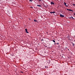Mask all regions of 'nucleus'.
Listing matches in <instances>:
<instances>
[{
	"mask_svg": "<svg viewBox=\"0 0 75 75\" xmlns=\"http://www.w3.org/2000/svg\"><path fill=\"white\" fill-rule=\"evenodd\" d=\"M60 17H65V16L64 15H62L60 14Z\"/></svg>",
	"mask_w": 75,
	"mask_h": 75,
	"instance_id": "obj_1",
	"label": "nucleus"
},
{
	"mask_svg": "<svg viewBox=\"0 0 75 75\" xmlns=\"http://www.w3.org/2000/svg\"><path fill=\"white\" fill-rule=\"evenodd\" d=\"M50 14H52V13H53V14H54V13H55V11L50 12Z\"/></svg>",
	"mask_w": 75,
	"mask_h": 75,
	"instance_id": "obj_2",
	"label": "nucleus"
},
{
	"mask_svg": "<svg viewBox=\"0 0 75 75\" xmlns=\"http://www.w3.org/2000/svg\"><path fill=\"white\" fill-rule=\"evenodd\" d=\"M67 10H69V11H72V10L71 9H67Z\"/></svg>",
	"mask_w": 75,
	"mask_h": 75,
	"instance_id": "obj_3",
	"label": "nucleus"
},
{
	"mask_svg": "<svg viewBox=\"0 0 75 75\" xmlns=\"http://www.w3.org/2000/svg\"><path fill=\"white\" fill-rule=\"evenodd\" d=\"M67 38H68V40H70V36H67Z\"/></svg>",
	"mask_w": 75,
	"mask_h": 75,
	"instance_id": "obj_4",
	"label": "nucleus"
},
{
	"mask_svg": "<svg viewBox=\"0 0 75 75\" xmlns=\"http://www.w3.org/2000/svg\"><path fill=\"white\" fill-rule=\"evenodd\" d=\"M25 32L26 33H28V31H27V29H25Z\"/></svg>",
	"mask_w": 75,
	"mask_h": 75,
	"instance_id": "obj_5",
	"label": "nucleus"
},
{
	"mask_svg": "<svg viewBox=\"0 0 75 75\" xmlns=\"http://www.w3.org/2000/svg\"><path fill=\"white\" fill-rule=\"evenodd\" d=\"M50 4H54V3L52 2H51Z\"/></svg>",
	"mask_w": 75,
	"mask_h": 75,
	"instance_id": "obj_6",
	"label": "nucleus"
},
{
	"mask_svg": "<svg viewBox=\"0 0 75 75\" xmlns=\"http://www.w3.org/2000/svg\"><path fill=\"white\" fill-rule=\"evenodd\" d=\"M37 6H38V7H41V5H37Z\"/></svg>",
	"mask_w": 75,
	"mask_h": 75,
	"instance_id": "obj_7",
	"label": "nucleus"
},
{
	"mask_svg": "<svg viewBox=\"0 0 75 75\" xmlns=\"http://www.w3.org/2000/svg\"><path fill=\"white\" fill-rule=\"evenodd\" d=\"M64 5H67V3H66L65 2H64Z\"/></svg>",
	"mask_w": 75,
	"mask_h": 75,
	"instance_id": "obj_8",
	"label": "nucleus"
},
{
	"mask_svg": "<svg viewBox=\"0 0 75 75\" xmlns=\"http://www.w3.org/2000/svg\"><path fill=\"white\" fill-rule=\"evenodd\" d=\"M52 41H53L54 42H55V41L54 40H52Z\"/></svg>",
	"mask_w": 75,
	"mask_h": 75,
	"instance_id": "obj_9",
	"label": "nucleus"
},
{
	"mask_svg": "<svg viewBox=\"0 0 75 75\" xmlns=\"http://www.w3.org/2000/svg\"><path fill=\"white\" fill-rule=\"evenodd\" d=\"M71 18V17H69V19H71V18Z\"/></svg>",
	"mask_w": 75,
	"mask_h": 75,
	"instance_id": "obj_10",
	"label": "nucleus"
},
{
	"mask_svg": "<svg viewBox=\"0 0 75 75\" xmlns=\"http://www.w3.org/2000/svg\"><path fill=\"white\" fill-rule=\"evenodd\" d=\"M34 21H37V20H34Z\"/></svg>",
	"mask_w": 75,
	"mask_h": 75,
	"instance_id": "obj_11",
	"label": "nucleus"
},
{
	"mask_svg": "<svg viewBox=\"0 0 75 75\" xmlns=\"http://www.w3.org/2000/svg\"><path fill=\"white\" fill-rule=\"evenodd\" d=\"M73 6H75V4H73Z\"/></svg>",
	"mask_w": 75,
	"mask_h": 75,
	"instance_id": "obj_12",
	"label": "nucleus"
},
{
	"mask_svg": "<svg viewBox=\"0 0 75 75\" xmlns=\"http://www.w3.org/2000/svg\"><path fill=\"white\" fill-rule=\"evenodd\" d=\"M65 6H66V7H68V5H65Z\"/></svg>",
	"mask_w": 75,
	"mask_h": 75,
	"instance_id": "obj_13",
	"label": "nucleus"
},
{
	"mask_svg": "<svg viewBox=\"0 0 75 75\" xmlns=\"http://www.w3.org/2000/svg\"><path fill=\"white\" fill-rule=\"evenodd\" d=\"M29 1H33L32 0H30Z\"/></svg>",
	"mask_w": 75,
	"mask_h": 75,
	"instance_id": "obj_14",
	"label": "nucleus"
},
{
	"mask_svg": "<svg viewBox=\"0 0 75 75\" xmlns=\"http://www.w3.org/2000/svg\"><path fill=\"white\" fill-rule=\"evenodd\" d=\"M71 18H73V19H74V18H73V17L72 16H71Z\"/></svg>",
	"mask_w": 75,
	"mask_h": 75,
	"instance_id": "obj_15",
	"label": "nucleus"
},
{
	"mask_svg": "<svg viewBox=\"0 0 75 75\" xmlns=\"http://www.w3.org/2000/svg\"><path fill=\"white\" fill-rule=\"evenodd\" d=\"M39 1H41V0H38Z\"/></svg>",
	"mask_w": 75,
	"mask_h": 75,
	"instance_id": "obj_16",
	"label": "nucleus"
},
{
	"mask_svg": "<svg viewBox=\"0 0 75 75\" xmlns=\"http://www.w3.org/2000/svg\"><path fill=\"white\" fill-rule=\"evenodd\" d=\"M73 46H74V44L73 43Z\"/></svg>",
	"mask_w": 75,
	"mask_h": 75,
	"instance_id": "obj_17",
	"label": "nucleus"
},
{
	"mask_svg": "<svg viewBox=\"0 0 75 75\" xmlns=\"http://www.w3.org/2000/svg\"><path fill=\"white\" fill-rule=\"evenodd\" d=\"M31 7V8H33V7Z\"/></svg>",
	"mask_w": 75,
	"mask_h": 75,
	"instance_id": "obj_18",
	"label": "nucleus"
},
{
	"mask_svg": "<svg viewBox=\"0 0 75 75\" xmlns=\"http://www.w3.org/2000/svg\"><path fill=\"white\" fill-rule=\"evenodd\" d=\"M57 44H59V43H57Z\"/></svg>",
	"mask_w": 75,
	"mask_h": 75,
	"instance_id": "obj_19",
	"label": "nucleus"
},
{
	"mask_svg": "<svg viewBox=\"0 0 75 75\" xmlns=\"http://www.w3.org/2000/svg\"><path fill=\"white\" fill-rule=\"evenodd\" d=\"M21 72L22 73H23V72H22V71H21Z\"/></svg>",
	"mask_w": 75,
	"mask_h": 75,
	"instance_id": "obj_20",
	"label": "nucleus"
},
{
	"mask_svg": "<svg viewBox=\"0 0 75 75\" xmlns=\"http://www.w3.org/2000/svg\"><path fill=\"white\" fill-rule=\"evenodd\" d=\"M42 41H43V39H42Z\"/></svg>",
	"mask_w": 75,
	"mask_h": 75,
	"instance_id": "obj_21",
	"label": "nucleus"
},
{
	"mask_svg": "<svg viewBox=\"0 0 75 75\" xmlns=\"http://www.w3.org/2000/svg\"><path fill=\"white\" fill-rule=\"evenodd\" d=\"M74 15H75V13H74Z\"/></svg>",
	"mask_w": 75,
	"mask_h": 75,
	"instance_id": "obj_22",
	"label": "nucleus"
},
{
	"mask_svg": "<svg viewBox=\"0 0 75 75\" xmlns=\"http://www.w3.org/2000/svg\"><path fill=\"white\" fill-rule=\"evenodd\" d=\"M52 14H53V13H52Z\"/></svg>",
	"mask_w": 75,
	"mask_h": 75,
	"instance_id": "obj_23",
	"label": "nucleus"
},
{
	"mask_svg": "<svg viewBox=\"0 0 75 75\" xmlns=\"http://www.w3.org/2000/svg\"><path fill=\"white\" fill-rule=\"evenodd\" d=\"M1 1V0H0Z\"/></svg>",
	"mask_w": 75,
	"mask_h": 75,
	"instance_id": "obj_24",
	"label": "nucleus"
}]
</instances>
